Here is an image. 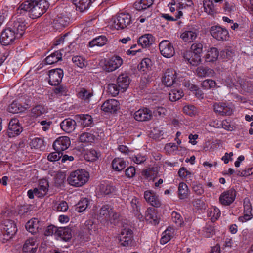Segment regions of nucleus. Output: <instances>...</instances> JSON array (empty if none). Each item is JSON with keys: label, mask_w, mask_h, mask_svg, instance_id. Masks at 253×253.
<instances>
[{"label": "nucleus", "mask_w": 253, "mask_h": 253, "mask_svg": "<svg viewBox=\"0 0 253 253\" xmlns=\"http://www.w3.org/2000/svg\"><path fill=\"white\" fill-rule=\"evenodd\" d=\"M145 216L147 220H153L154 224H158L159 221L155 215V212L152 209H148L146 211Z\"/></svg>", "instance_id": "61"}, {"label": "nucleus", "mask_w": 253, "mask_h": 253, "mask_svg": "<svg viewBox=\"0 0 253 253\" xmlns=\"http://www.w3.org/2000/svg\"><path fill=\"white\" fill-rule=\"evenodd\" d=\"M198 31L194 28L185 30L180 35L181 39L186 42H193L197 37Z\"/></svg>", "instance_id": "21"}, {"label": "nucleus", "mask_w": 253, "mask_h": 253, "mask_svg": "<svg viewBox=\"0 0 253 253\" xmlns=\"http://www.w3.org/2000/svg\"><path fill=\"white\" fill-rule=\"evenodd\" d=\"M99 156V153L94 149L87 150L84 155V158L87 161H96Z\"/></svg>", "instance_id": "43"}, {"label": "nucleus", "mask_w": 253, "mask_h": 253, "mask_svg": "<svg viewBox=\"0 0 253 253\" xmlns=\"http://www.w3.org/2000/svg\"><path fill=\"white\" fill-rule=\"evenodd\" d=\"M191 50L185 51L183 57L190 64L196 66L201 61V54L203 50V44L200 42L193 43L191 45Z\"/></svg>", "instance_id": "2"}, {"label": "nucleus", "mask_w": 253, "mask_h": 253, "mask_svg": "<svg viewBox=\"0 0 253 253\" xmlns=\"http://www.w3.org/2000/svg\"><path fill=\"white\" fill-rule=\"evenodd\" d=\"M119 214L109 204L103 205L97 212L98 218L101 221L110 222L111 223L117 219Z\"/></svg>", "instance_id": "4"}, {"label": "nucleus", "mask_w": 253, "mask_h": 253, "mask_svg": "<svg viewBox=\"0 0 253 253\" xmlns=\"http://www.w3.org/2000/svg\"><path fill=\"white\" fill-rule=\"evenodd\" d=\"M56 238H59L63 241H68L71 238L70 230L68 228H59L57 236Z\"/></svg>", "instance_id": "38"}, {"label": "nucleus", "mask_w": 253, "mask_h": 253, "mask_svg": "<svg viewBox=\"0 0 253 253\" xmlns=\"http://www.w3.org/2000/svg\"><path fill=\"white\" fill-rule=\"evenodd\" d=\"M1 230L4 232H9V233L15 235L17 231L16 225L13 220L6 219L2 221L0 225Z\"/></svg>", "instance_id": "23"}, {"label": "nucleus", "mask_w": 253, "mask_h": 253, "mask_svg": "<svg viewBox=\"0 0 253 253\" xmlns=\"http://www.w3.org/2000/svg\"><path fill=\"white\" fill-rule=\"evenodd\" d=\"M20 14L23 12H28V15L31 17V11L32 10V0H27L23 2L19 7Z\"/></svg>", "instance_id": "46"}, {"label": "nucleus", "mask_w": 253, "mask_h": 253, "mask_svg": "<svg viewBox=\"0 0 253 253\" xmlns=\"http://www.w3.org/2000/svg\"><path fill=\"white\" fill-rule=\"evenodd\" d=\"M76 126V123L74 120L70 118L65 119L60 123L61 129L66 133L73 132Z\"/></svg>", "instance_id": "24"}, {"label": "nucleus", "mask_w": 253, "mask_h": 253, "mask_svg": "<svg viewBox=\"0 0 253 253\" xmlns=\"http://www.w3.org/2000/svg\"><path fill=\"white\" fill-rule=\"evenodd\" d=\"M161 54L165 57L170 58L175 54L173 45L168 40H163L159 45Z\"/></svg>", "instance_id": "8"}, {"label": "nucleus", "mask_w": 253, "mask_h": 253, "mask_svg": "<svg viewBox=\"0 0 253 253\" xmlns=\"http://www.w3.org/2000/svg\"><path fill=\"white\" fill-rule=\"evenodd\" d=\"M76 10L83 12L87 10L91 5V0H73Z\"/></svg>", "instance_id": "29"}, {"label": "nucleus", "mask_w": 253, "mask_h": 253, "mask_svg": "<svg viewBox=\"0 0 253 253\" xmlns=\"http://www.w3.org/2000/svg\"><path fill=\"white\" fill-rule=\"evenodd\" d=\"M154 2V0H140L134 3V7L137 11L144 10L150 7Z\"/></svg>", "instance_id": "31"}, {"label": "nucleus", "mask_w": 253, "mask_h": 253, "mask_svg": "<svg viewBox=\"0 0 253 253\" xmlns=\"http://www.w3.org/2000/svg\"><path fill=\"white\" fill-rule=\"evenodd\" d=\"M203 5L205 11L208 14L212 15L215 12V5L213 0H204Z\"/></svg>", "instance_id": "45"}, {"label": "nucleus", "mask_w": 253, "mask_h": 253, "mask_svg": "<svg viewBox=\"0 0 253 253\" xmlns=\"http://www.w3.org/2000/svg\"><path fill=\"white\" fill-rule=\"evenodd\" d=\"M93 95V92L92 90H87L84 88H81L78 94L80 99L87 103L89 102Z\"/></svg>", "instance_id": "32"}, {"label": "nucleus", "mask_w": 253, "mask_h": 253, "mask_svg": "<svg viewBox=\"0 0 253 253\" xmlns=\"http://www.w3.org/2000/svg\"><path fill=\"white\" fill-rule=\"evenodd\" d=\"M22 253H32V239H27L23 244Z\"/></svg>", "instance_id": "64"}, {"label": "nucleus", "mask_w": 253, "mask_h": 253, "mask_svg": "<svg viewBox=\"0 0 253 253\" xmlns=\"http://www.w3.org/2000/svg\"><path fill=\"white\" fill-rule=\"evenodd\" d=\"M130 82V79L127 73L121 74L117 79V83L120 88L122 89V92H123L128 88Z\"/></svg>", "instance_id": "22"}, {"label": "nucleus", "mask_w": 253, "mask_h": 253, "mask_svg": "<svg viewBox=\"0 0 253 253\" xmlns=\"http://www.w3.org/2000/svg\"><path fill=\"white\" fill-rule=\"evenodd\" d=\"M184 93L181 89L172 88L169 92V99L171 101H176L182 98Z\"/></svg>", "instance_id": "40"}, {"label": "nucleus", "mask_w": 253, "mask_h": 253, "mask_svg": "<svg viewBox=\"0 0 253 253\" xmlns=\"http://www.w3.org/2000/svg\"><path fill=\"white\" fill-rule=\"evenodd\" d=\"M183 111L185 114L192 116L196 114V107L192 105H186L183 108Z\"/></svg>", "instance_id": "62"}, {"label": "nucleus", "mask_w": 253, "mask_h": 253, "mask_svg": "<svg viewBox=\"0 0 253 253\" xmlns=\"http://www.w3.org/2000/svg\"><path fill=\"white\" fill-rule=\"evenodd\" d=\"M236 195V192L234 189L222 193L219 197V201L223 205H229L234 201Z\"/></svg>", "instance_id": "16"}, {"label": "nucleus", "mask_w": 253, "mask_h": 253, "mask_svg": "<svg viewBox=\"0 0 253 253\" xmlns=\"http://www.w3.org/2000/svg\"><path fill=\"white\" fill-rule=\"evenodd\" d=\"M120 242L123 246H128L132 241V231L126 227H123L120 234Z\"/></svg>", "instance_id": "15"}, {"label": "nucleus", "mask_w": 253, "mask_h": 253, "mask_svg": "<svg viewBox=\"0 0 253 253\" xmlns=\"http://www.w3.org/2000/svg\"><path fill=\"white\" fill-rule=\"evenodd\" d=\"M75 118L84 127L91 126L93 124V119L92 117L88 114L76 115Z\"/></svg>", "instance_id": "26"}, {"label": "nucleus", "mask_w": 253, "mask_h": 253, "mask_svg": "<svg viewBox=\"0 0 253 253\" xmlns=\"http://www.w3.org/2000/svg\"><path fill=\"white\" fill-rule=\"evenodd\" d=\"M108 92L113 96H117L120 91L122 92V89L118 86V84H109L107 87Z\"/></svg>", "instance_id": "51"}, {"label": "nucleus", "mask_w": 253, "mask_h": 253, "mask_svg": "<svg viewBox=\"0 0 253 253\" xmlns=\"http://www.w3.org/2000/svg\"><path fill=\"white\" fill-rule=\"evenodd\" d=\"M188 187L185 183L183 182L180 183L178 189L179 198L180 199L186 198L188 194Z\"/></svg>", "instance_id": "48"}, {"label": "nucleus", "mask_w": 253, "mask_h": 253, "mask_svg": "<svg viewBox=\"0 0 253 253\" xmlns=\"http://www.w3.org/2000/svg\"><path fill=\"white\" fill-rule=\"evenodd\" d=\"M214 230L213 226L207 225L202 230V235L207 238L211 237L214 234Z\"/></svg>", "instance_id": "58"}, {"label": "nucleus", "mask_w": 253, "mask_h": 253, "mask_svg": "<svg viewBox=\"0 0 253 253\" xmlns=\"http://www.w3.org/2000/svg\"><path fill=\"white\" fill-rule=\"evenodd\" d=\"M119 102L116 99L105 101L101 106V110L105 112L115 113L119 109Z\"/></svg>", "instance_id": "20"}, {"label": "nucleus", "mask_w": 253, "mask_h": 253, "mask_svg": "<svg viewBox=\"0 0 253 253\" xmlns=\"http://www.w3.org/2000/svg\"><path fill=\"white\" fill-rule=\"evenodd\" d=\"M88 203L89 202L87 198H84L80 200L76 206V210L79 212H83L87 207Z\"/></svg>", "instance_id": "52"}, {"label": "nucleus", "mask_w": 253, "mask_h": 253, "mask_svg": "<svg viewBox=\"0 0 253 253\" xmlns=\"http://www.w3.org/2000/svg\"><path fill=\"white\" fill-rule=\"evenodd\" d=\"M107 42V38L104 36H100L93 39L89 42L90 47L94 46H102L106 44Z\"/></svg>", "instance_id": "44"}, {"label": "nucleus", "mask_w": 253, "mask_h": 253, "mask_svg": "<svg viewBox=\"0 0 253 253\" xmlns=\"http://www.w3.org/2000/svg\"><path fill=\"white\" fill-rule=\"evenodd\" d=\"M131 23V16L129 14L120 13L112 18V26L117 30H123L127 28Z\"/></svg>", "instance_id": "5"}, {"label": "nucleus", "mask_w": 253, "mask_h": 253, "mask_svg": "<svg viewBox=\"0 0 253 253\" xmlns=\"http://www.w3.org/2000/svg\"><path fill=\"white\" fill-rule=\"evenodd\" d=\"M144 196L146 201L152 206L156 207L160 206V202L155 193L150 191H146L144 193Z\"/></svg>", "instance_id": "28"}, {"label": "nucleus", "mask_w": 253, "mask_h": 253, "mask_svg": "<svg viewBox=\"0 0 253 253\" xmlns=\"http://www.w3.org/2000/svg\"><path fill=\"white\" fill-rule=\"evenodd\" d=\"M216 85L215 81L211 79L205 80L201 83V86L204 89L213 88L216 86Z\"/></svg>", "instance_id": "56"}, {"label": "nucleus", "mask_w": 253, "mask_h": 253, "mask_svg": "<svg viewBox=\"0 0 253 253\" xmlns=\"http://www.w3.org/2000/svg\"><path fill=\"white\" fill-rule=\"evenodd\" d=\"M48 182L46 179H41L39 182L38 187L35 188L33 190V195L38 197H43L46 194L48 190Z\"/></svg>", "instance_id": "18"}, {"label": "nucleus", "mask_w": 253, "mask_h": 253, "mask_svg": "<svg viewBox=\"0 0 253 253\" xmlns=\"http://www.w3.org/2000/svg\"><path fill=\"white\" fill-rule=\"evenodd\" d=\"M45 149L44 141L41 138H35L33 139V153L37 154V158H39L41 152Z\"/></svg>", "instance_id": "27"}, {"label": "nucleus", "mask_w": 253, "mask_h": 253, "mask_svg": "<svg viewBox=\"0 0 253 253\" xmlns=\"http://www.w3.org/2000/svg\"><path fill=\"white\" fill-rule=\"evenodd\" d=\"M176 73L172 69H168L162 78L163 84L167 86H170L176 83Z\"/></svg>", "instance_id": "17"}, {"label": "nucleus", "mask_w": 253, "mask_h": 253, "mask_svg": "<svg viewBox=\"0 0 253 253\" xmlns=\"http://www.w3.org/2000/svg\"><path fill=\"white\" fill-rule=\"evenodd\" d=\"M196 73L197 75L200 77H213L215 74V72L213 69L204 66L197 67Z\"/></svg>", "instance_id": "30"}, {"label": "nucleus", "mask_w": 253, "mask_h": 253, "mask_svg": "<svg viewBox=\"0 0 253 253\" xmlns=\"http://www.w3.org/2000/svg\"><path fill=\"white\" fill-rule=\"evenodd\" d=\"M47 7L48 4L44 0H33V19L41 17Z\"/></svg>", "instance_id": "7"}, {"label": "nucleus", "mask_w": 253, "mask_h": 253, "mask_svg": "<svg viewBox=\"0 0 253 253\" xmlns=\"http://www.w3.org/2000/svg\"><path fill=\"white\" fill-rule=\"evenodd\" d=\"M29 104H26L25 106H21L16 101H13L9 105L7 108V111L11 113H18L24 111L26 109L31 107V102L29 100Z\"/></svg>", "instance_id": "25"}, {"label": "nucleus", "mask_w": 253, "mask_h": 253, "mask_svg": "<svg viewBox=\"0 0 253 253\" xmlns=\"http://www.w3.org/2000/svg\"><path fill=\"white\" fill-rule=\"evenodd\" d=\"M71 20L69 14L66 11L58 14L53 19V27L56 30H61L68 26Z\"/></svg>", "instance_id": "6"}, {"label": "nucleus", "mask_w": 253, "mask_h": 253, "mask_svg": "<svg viewBox=\"0 0 253 253\" xmlns=\"http://www.w3.org/2000/svg\"><path fill=\"white\" fill-rule=\"evenodd\" d=\"M174 3L172 2V5H176V7L179 9L185 8L186 7L191 6L193 3L191 0H173Z\"/></svg>", "instance_id": "42"}, {"label": "nucleus", "mask_w": 253, "mask_h": 253, "mask_svg": "<svg viewBox=\"0 0 253 253\" xmlns=\"http://www.w3.org/2000/svg\"><path fill=\"white\" fill-rule=\"evenodd\" d=\"M152 65L151 60L148 58H144L138 66L139 68L143 71L148 70Z\"/></svg>", "instance_id": "53"}, {"label": "nucleus", "mask_w": 253, "mask_h": 253, "mask_svg": "<svg viewBox=\"0 0 253 253\" xmlns=\"http://www.w3.org/2000/svg\"><path fill=\"white\" fill-rule=\"evenodd\" d=\"M79 139L82 142H93L95 141V136L88 132H84L80 136Z\"/></svg>", "instance_id": "50"}, {"label": "nucleus", "mask_w": 253, "mask_h": 253, "mask_svg": "<svg viewBox=\"0 0 253 253\" xmlns=\"http://www.w3.org/2000/svg\"><path fill=\"white\" fill-rule=\"evenodd\" d=\"M48 83L51 85L56 86L60 84L63 77V71L61 69H55L48 71Z\"/></svg>", "instance_id": "10"}, {"label": "nucleus", "mask_w": 253, "mask_h": 253, "mask_svg": "<svg viewBox=\"0 0 253 253\" xmlns=\"http://www.w3.org/2000/svg\"><path fill=\"white\" fill-rule=\"evenodd\" d=\"M122 58L119 56H113L109 60L105 61L104 70L106 72H110L119 68L123 64Z\"/></svg>", "instance_id": "9"}, {"label": "nucleus", "mask_w": 253, "mask_h": 253, "mask_svg": "<svg viewBox=\"0 0 253 253\" xmlns=\"http://www.w3.org/2000/svg\"><path fill=\"white\" fill-rule=\"evenodd\" d=\"M219 56V52L216 48L212 47L209 49L205 55V60L207 62H214Z\"/></svg>", "instance_id": "34"}, {"label": "nucleus", "mask_w": 253, "mask_h": 253, "mask_svg": "<svg viewBox=\"0 0 253 253\" xmlns=\"http://www.w3.org/2000/svg\"><path fill=\"white\" fill-rule=\"evenodd\" d=\"M171 218L173 222L177 226L180 227L183 225L184 222L181 215L175 211H173L171 214Z\"/></svg>", "instance_id": "54"}, {"label": "nucleus", "mask_w": 253, "mask_h": 253, "mask_svg": "<svg viewBox=\"0 0 253 253\" xmlns=\"http://www.w3.org/2000/svg\"><path fill=\"white\" fill-rule=\"evenodd\" d=\"M112 169L118 171L123 170L126 166V162L121 158H114L111 163Z\"/></svg>", "instance_id": "35"}, {"label": "nucleus", "mask_w": 253, "mask_h": 253, "mask_svg": "<svg viewBox=\"0 0 253 253\" xmlns=\"http://www.w3.org/2000/svg\"><path fill=\"white\" fill-rule=\"evenodd\" d=\"M89 173L85 170L79 169L72 172L67 178L68 183L74 187H81L89 178Z\"/></svg>", "instance_id": "3"}, {"label": "nucleus", "mask_w": 253, "mask_h": 253, "mask_svg": "<svg viewBox=\"0 0 253 253\" xmlns=\"http://www.w3.org/2000/svg\"><path fill=\"white\" fill-rule=\"evenodd\" d=\"M9 26L4 29L0 35V42L4 46L12 44L16 38L21 37L26 28L29 26L28 23L22 19L11 21Z\"/></svg>", "instance_id": "1"}, {"label": "nucleus", "mask_w": 253, "mask_h": 253, "mask_svg": "<svg viewBox=\"0 0 253 253\" xmlns=\"http://www.w3.org/2000/svg\"><path fill=\"white\" fill-rule=\"evenodd\" d=\"M174 233V229L171 227L168 228L162 233V237L160 239L161 244H165L168 243L172 237Z\"/></svg>", "instance_id": "39"}, {"label": "nucleus", "mask_w": 253, "mask_h": 253, "mask_svg": "<svg viewBox=\"0 0 253 253\" xmlns=\"http://www.w3.org/2000/svg\"><path fill=\"white\" fill-rule=\"evenodd\" d=\"M46 111V109L41 105H37L33 108V117H37L44 114Z\"/></svg>", "instance_id": "59"}, {"label": "nucleus", "mask_w": 253, "mask_h": 253, "mask_svg": "<svg viewBox=\"0 0 253 253\" xmlns=\"http://www.w3.org/2000/svg\"><path fill=\"white\" fill-rule=\"evenodd\" d=\"M51 124V122L50 121L47 122L45 120H42L40 122L38 121L37 123H35L34 125L33 126V127L36 126L38 128L42 127L43 131H46L49 129Z\"/></svg>", "instance_id": "55"}, {"label": "nucleus", "mask_w": 253, "mask_h": 253, "mask_svg": "<svg viewBox=\"0 0 253 253\" xmlns=\"http://www.w3.org/2000/svg\"><path fill=\"white\" fill-rule=\"evenodd\" d=\"M138 43L143 47H146L151 45L153 42V37L150 34H145L138 39Z\"/></svg>", "instance_id": "33"}, {"label": "nucleus", "mask_w": 253, "mask_h": 253, "mask_svg": "<svg viewBox=\"0 0 253 253\" xmlns=\"http://www.w3.org/2000/svg\"><path fill=\"white\" fill-rule=\"evenodd\" d=\"M62 156V152L56 151L50 153L47 156V159L50 162H55L61 158Z\"/></svg>", "instance_id": "63"}, {"label": "nucleus", "mask_w": 253, "mask_h": 253, "mask_svg": "<svg viewBox=\"0 0 253 253\" xmlns=\"http://www.w3.org/2000/svg\"><path fill=\"white\" fill-rule=\"evenodd\" d=\"M62 59V54L60 51H57L48 56L45 59V61L46 64L51 65L57 63Z\"/></svg>", "instance_id": "36"}, {"label": "nucleus", "mask_w": 253, "mask_h": 253, "mask_svg": "<svg viewBox=\"0 0 253 253\" xmlns=\"http://www.w3.org/2000/svg\"><path fill=\"white\" fill-rule=\"evenodd\" d=\"M214 111L220 115H231L233 113L232 108L227 104L223 102L215 103L213 105Z\"/></svg>", "instance_id": "19"}, {"label": "nucleus", "mask_w": 253, "mask_h": 253, "mask_svg": "<svg viewBox=\"0 0 253 253\" xmlns=\"http://www.w3.org/2000/svg\"><path fill=\"white\" fill-rule=\"evenodd\" d=\"M70 138L67 136H61L58 138L53 144L55 151L62 152L66 150L70 145Z\"/></svg>", "instance_id": "14"}, {"label": "nucleus", "mask_w": 253, "mask_h": 253, "mask_svg": "<svg viewBox=\"0 0 253 253\" xmlns=\"http://www.w3.org/2000/svg\"><path fill=\"white\" fill-rule=\"evenodd\" d=\"M220 56L225 60H230L235 56V50L232 47H225L221 52Z\"/></svg>", "instance_id": "41"}, {"label": "nucleus", "mask_w": 253, "mask_h": 253, "mask_svg": "<svg viewBox=\"0 0 253 253\" xmlns=\"http://www.w3.org/2000/svg\"><path fill=\"white\" fill-rule=\"evenodd\" d=\"M85 228L88 230L90 234H96L98 233V227L92 220H87L84 224Z\"/></svg>", "instance_id": "49"}, {"label": "nucleus", "mask_w": 253, "mask_h": 253, "mask_svg": "<svg viewBox=\"0 0 253 253\" xmlns=\"http://www.w3.org/2000/svg\"><path fill=\"white\" fill-rule=\"evenodd\" d=\"M59 228L53 225H50L47 226L45 229L44 231V235L46 236L54 235L56 237V236H57V232Z\"/></svg>", "instance_id": "57"}, {"label": "nucleus", "mask_w": 253, "mask_h": 253, "mask_svg": "<svg viewBox=\"0 0 253 253\" xmlns=\"http://www.w3.org/2000/svg\"><path fill=\"white\" fill-rule=\"evenodd\" d=\"M153 117L151 110L147 108H143L136 111L134 114V119L139 122L148 121Z\"/></svg>", "instance_id": "13"}, {"label": "nucleus", "mask_w": 253, "mask_h": 253, "mask_svg": "<svg viewBox=\"0 0 253 253\" xmlns=\"http://www.w3.org/2000/svg\"><path fill=\"white\" fill-rule=\"evenodd\" d=\"M220 214V210L215 207L210 208L208 211V216L211 217L212 221H215L218 219Z\"/></svg>", "instance_id": "47"}, {"label": "nucleus", "mask_w": 253, "mask_h": 253, "mask_svg": "<svg viewBox=\"0 0 253 253\" xmlns=\"http://www.w3.org/2000/svg\"><path fill=\"white\" fill-rule=\"evenodd\" d=\"M22 131L19 121L15 118L12 119L9 123L7 134L9 137H13L20 134Z\"/></svg>", "instance_id": "12"}, {"label": "nucleus", "mask_w": 253, "mask_h": 253, "mask_svg": "<svg viewBox=\"0 0 253 253\" xmlns=\"http://www.w3.org/2000/svg\"><path fill=\"white\" fill-rule=\"evenodd\" d=\"M72 61L75 65L80 68H83L85 66L84 59L81 56L73 57Z\"/></svg>", "instance_id": "60"}, {"label": "nucleus", "mask_w": 253, "mask_h": 253, "mask_svg": "<svg viewBox=\"0 0 253 253\" xmlns=\"http://www.w3.org/2000/svg\"><path fill=\"white\" fill-rule=\"evenodd\" d=\"M115 190V187L110 184L104 183L99 185V191L102 195H110L113 193Z\"/></svg>", "instance_id": "37"}, {"label": "nucleus", "mask_w": 253, "mask_h": 253, "mask_svg": "<svg viewBox=\"0 0 253 253\" xmlns=\"http://www.w3.org/2000/svg\"><path fill=\"white\" fill-rule=\"evenodd\" d=\"M210 32L212 36L218 41L227 40L229 38L228 31L220 26H215L211 27Z\"/></svg>", "instance_id": "11"}]
</instances>
